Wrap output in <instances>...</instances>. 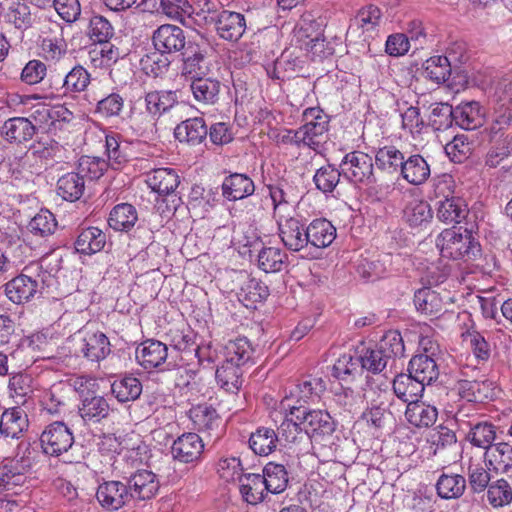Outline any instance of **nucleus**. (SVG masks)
I'll return each instance as SVG.
<instances>
[{"mask_svg":"<svg viewBox=\"0 0 512 512\" xmlns=\"http://www.w3.org/2000/svg\"><path fill=\"white\" fill-rule=\"evenodd\" d=\"M473 143L465 134L456 135L449 143L445 145L447 156L456 163H462L472 153Z\"/></svg>","mask_w":512,"mask_h":512,"instance_id":"69168bd1","label":"nucleus"},{"mask_svg":"<svg viewBox=\"0 0 512 512\" xmlns=\"http://www.w3.org/2000/svg\"><path fill=\"white\" fill-rule=\"evenodd\" d=\"M389 361L404 356L405 346L401 334L398 331L386 332L375 345Z\"/></svg>","mask_w":512,"mask_h":512,"instance_id":"680f3d73","label":"nucleus"},{"mask_svg":"<svg viewBox=\"0 0 512 512\" xmlns=\"http://www.w3.org/2000/svg\"><path fill=\"white\" fill-rule=\"evenodd\" d=\"M154 48L160 54H174L185 50L188 42L184 30L173 24L159 26L152 35Z\"/></svg>","mask_w":512,"mask_h":512,"instance_id":"9b49d317","label":"nucleus"},{"mask_svg":"<svg viewBox=\"0 0 512 512\" xmlns=\"http://www.w3.org/2000/svg\"><path fill=\"white\" fill-rule=\"evenodd\" d=\"M485 466L496 474H506L512 469V445L499 442L484 454Z\"/></svg>","mask_w":512,"mask_h":512,"instance_id":"bb28decb","label":"nucleus"},{"mask_svg":"<svg viewBox=\"0 0 512 512\" xmlns=\"http://www.w3.org/2000/svg\"><path fill=\"white\" fill-rule=\"evenodd\" d=\"M267 492L280 494L286 490L288 485V472L281 464L270 462L265 465L261 475Z\"/></svg>","mask_w":512,"mask_h":512,"instance_id":"8fccbe9b","label":"nucleus"},{"mask_svg":"<svg viewBox=\"0 0 512 512\" xmlns=\"http://www.w3.org/2000/svg\"><path fill=\"white\" fill-rule=\"evenodd\" d=\"M111 391L115 398L121 402H129L138 399L142 393V384L138 378L126 375L116 379L111 385Z\"/></svg>","mask_w":512,"mask_h":512,"instance_id":"603ef678","label":"nucleus"},{"mask_svg":"<svg viewBox=\"0 0 512 512\" xmlns=\"http://www.w3.org/2000/svg\"><path fill=\"white\" fill-rule=\"evenodd\" d=\"M207 134V126L201 117L182 121L174 129V135L180 142H187L191 145L202 143L206 139Z\"/></svg>","mask_w":512,"mask_h":512,"instance_id":"7c9ffc66","label":"nucleus"},{"mask_svg":"<svg viewBox=\"0 0 512 512\" xmlns=\"http://www.w3.org/2000/svg\"><path fill=\"white\" fill-rule=\"evenodd\" d=\"M45 454L59 456L72 447L74 438L70 429L63 422H53L46 427L40 437Z\"/></svg>","mask_w":512,"mask_h":512,"instance_id":"1a4fd4ad","label":"nucleus"},{"mask_svg":"<svg viewBox=\"0 0 512 512\" xmlns=\"http://www.w3.org/2000/svg\"><path fill=\"white\" fill-rule=\"evenodd\" d=\"M85 190V181L80 173L70 172L61 176L57 181V194L70 202L81 198Z\"/></svg>","mask_w":512,"mask_h":512,"instance_id":"37998d69","label":"nucleus"},{"mask_svg":"<svg viewBox=\"0 0 512 512\" xmlns=\"http://www.w3.org/2000/svg\"><path fill=\"white\" fill-rule=\"evenodd\" d=\"M328 128L319 122L318 125L303 124L299 127V133L302 137L303 147L318 151L326 142Z\"/></svg>","mask_w":512,"mask_h":512,"instance_id":"e2e57ef3","label":"nucleus"},{"mask_svg":"<svg viewBox=\"0 0 512 512\" xmlns=\"http://www.w3.org/2000/svg\"><path fill=\"white\" fill-rule=\"evenodd\" d=\"M430 343L428 337H424L420 341L423 353L415 355L409 362L408 372L420 381L423 386L430 385L439 377V368L434 356L439 351V346L426 347Z\"/></svg>","mask_w":512,"mask_h":512,"instance_id":"423d86ee","label":"nucleus"},{"mask_svg":"<svg viewBox=\"0 0 512 512\" xmlns=\"http://www.w3.org/2000/svg\"><path fill=\"white\" fill-rule=\"evenodd\" d=\"M487 500L495 508L503 507L512 502V488L504 478L490 483L487 488Z\"/></svg>","mask_w":512,"mask_h":512,"instance_id":"0e129e2a","label":"nucleus"},{"mask_svg":"<svg viewBox=\"0 0 512 512\" xmlns=\"http://www.w3.org/2000/svg\"><path fill=\"white\" fill-rule=\"evenodd\" d=\"M308 248L324 249L336 238V228L325 218L312 220L306 228Z\"/></svg>","mask_w":512,"mask_h":512,"instance_id":"aec40b11","label":"nucleus"},{"mask_svg":"<svg viewBox=\"0 0 512 512\" xmlns=\"http://www.w3.org/2000/svg\"><path fill=\"white\" fill-rule=\"evenodd\" d=\"M222 196L228 201L247 198L255 191L253 180L246 174L233 173L225 177L222 185Z\"/></svg>","mask_w":512,"mask_h":512,"instance_id":"4be33fe9","label":"nucleus"},{"mask_svg":"<svg viewBox=\"0 0 512 512\" xmlns=\"http://www.w3.org/2000/svg\"><path fill=\"white\" fill-rule=\"evenodd\" d=\"M78 351L92 362H100L111 353V344L105 333L99 330L83 329L79 331Z\"/></svg>","mask_w":512,"mask_h":512,"instance_id":"6e6552de","label":"nucleus"},{"mask_svg":"<svg viewBox=\"0 0 512 512\" xmlns=\"http://www.w3.org/2000/svg\"><path fill=\"white\" fill-rule=\"evenodd\" d=\"M35 126L24 117H14L6 120L1 129L2 137L10 143L30 140L35 134Z\"/></svg>","mask_w":512,"mask_h":512,"instance_id":"72a5a7b5","label":"nucleus"},{"mask_svg":"<svg viewBox=\"0 0 512 512\" xmlns=\"http://www.w3.org/2000/svg\"><path fill=\"white\" fill-rule=\"evenodd\" d=\"M90 83V74L80 66H74L64 77L59 90L63 95H73L85 91Z\"/></svg>","mask_w":512,"mask_h":512,"instance_id":"864d4df0","label":"nucleus"},{"mask_svg":"<svg viewBox=\"0 0 512 512\" xmlns=\"http://www.w3.org/2000/svg\"><path fill=\"white\" fill-rule=\"evenodd\" d=\"M428 442L433 454L435 455L439 451L456 445L457 437L453 429L444 425H439L430 432Z\"/></svg>","mask_w":512,"mask_h":512,"instance_id":"338daca9","label":"nucleus"},{"mask_svg":"<svg viewBox=\"0 0 512 512\" xmlns=\"http://www.w3.org/2000/svg\"><path fill=\"white\" fill-rule=\"evenodd\" d=\"M416 309L426 315L436 316L444 311V300L438 292L424 287L415 292Z\"/></svg>","mask_w":512,"mask_h":512,"instance_id":"a19ab883","label":"nucleus"},{"mask_svg":"<svg viewBox=\"0 0 512 512\" xmlns=\"http://www.w3.org/2000/svg\"><path fill=\"white\" fill-rule=\"evenodd\" d=\"M131 499L150 500L156 496L160 484L152 471L142 469L132 474L127 480Z\"/></svg>","mask_w":512,"mask_h":512,"instance_id":"4468645a","label":"nucleus"},{"mask_svg":"<svg viewBox=\"0 0 512 512\" xmlns=\"http://www.w3.org/2000/svg\"><path fill=\"white\" fill-rule=\"evenodd\" d=\"M28 428L25 411L19 407L6 409L0 417V434L5 438L18 439Z\"/></svg>","mask_w":512,"mask_h":512,"instance_id":"a878e982","label":"nucleus"},{"mask_svg":"<svg viewBox=\"0 0 512 512\" xmlns=\"http://www.w3.org/2000/svg\"><path fill=\"white\" fill-rule=\"evenodd\" d=\"M148 187L160 196L172 194L180 184L177 171L173 168H157L145 175Z\"/></svg>","mask_w":512,"mask_h":512,"instance_id":"6ab92c4d","label":"nucleus"},{"mask_svg":"<svg viewBox=\"0 0 512 512\" xmlns=\"http://www.w3.org/2000/svg\"><path fill=\"white\" fill-rule=\"evenodd\" d=\"M466 487L467 482L465 477L453 473L441 474L436 483L438 496L446 500L460 498L464 494Z\"/></svg>","mask_w":512,"mask_h":512,"instance_id":"79ce46f5","label":"nucleus"},{"mask_svg":"<svg viewBox=\"0 0 512 512\" xmlns=\"http://www.w3.org/2000/svg\"><path fill=\"white\" fill-rule=\"evenodd\" d=\"M325 390L326 384L322 378L308 376L302 379L296 385L295 389L291 391L290 397H286L283 401L289 399L288 403L292 404L293 398H297L294 405H297V403L298 405H302V403H307L308 401L319 398Z\"/></svg>","mask_w":512,"mask_h":512,"instance_id":"f704fd0d","label":"nucleus"},{"mask_svg":"<svg viewBox=\"0 0 512 512\" xmlns=\"http://www.w3.org/2000/svg\"><path fill=\"white\" fill-rule=\"evenodd\" d=\"M277 443V433L268 427L258 428L249 438V447L260 456H267L275 451Z\"/></svg>","mask_w":512,"mask_h":512,"instance_id":"09e8293b","label":"nucleus"},{"mask_svg":"<svg viewBox=\"0 0 512 512\" xmlns=\"http://www.w3.org/2000/svg\"><path fill=\"white\" fill-rule=\"evenodd\" d=\"M458 394L469 402H484L495 395V384L489 380L460 379L457 382Z\"/></svg>","mask_w":512,"mask_h":512,"instance_id":"5701e85b","label":"nucleus"},{"mask_svg":"<svg viewBox=\"0 0 512 512\" xmlns=\"http://www.w3.org/2000/svg\"><path fill=\"white\" fill-rule=\"evenodd\" d=\"M343 177L353 183H372L374 181L373 160L361 151L350 152L340 163Z\"/></svg>","mask_w":512,"mask_h":512,"instance_id":"0eeeda50","label":"nucleus"},{"mask_svg":"<svg viewBox=\"0 0 512 512\" xmlns=\"http://www.w3.org/2000/svg\"><path fill=\"white\" fill-rule=\"evenodd\" d=\"M216 380L218 384L227 392H235L242 385L241 367L224 360L223 364L217 368Z\"/></svg>","mask_w":512,"mask_h":512,"instance_id":"6e6d98bb","label":"nucleus"},{"mask_svg":"<svg viewBox=\"0 0 512 512\" xmlns=\"http://www.w3.org/2000/svg\"><path fill=\"white\" fill-rule=\"evenodd\" d=\"M48 30L54 35H46L43 37L41 48L49 60H58L66 54L67 44L63 37V27L57 22H51Z\"/></svg>","mask_w":512,"mask_h":512,"instance_id":"e433bc0d","label":"nucleus"},{"mask_svg":"<svg viewBox=\"0 0 512 512\" xmlns=\"http://www.w3.org/2000/svg\"><path fill=\"white\" fill-rule=\"evenodd\" d=\"M381 22V10L375 5H367L358 11L351 26L362 29L363 33H372L376 31Z\"/></svg>","mask_w":512,"mask_h":512,"instance_id":"bf43d9fd","label":"nucleus"},{"mask_svg":"<svg viewBox=\"0 0 512 512\" xmlns=\"http://www.w3.org/2000/svg\"><path fill=\"white\" fill-rule=\"evenodd\" d=\"M429 122L434 130H447L454 122V108L447 103H436L432 106Z\"/></svg>","mask_w":512,"mask_h":512,"instance_id":"774afa93","label":"nucleus"},{"mask_svg":"<svg viewBox=\"0 0 512 512\" xmlns=\"http://www.w3.org/2000/svg\"><path fill=\"white\" fill-rule=\"evenodd\" d=\"M106 243L105 233L97 227L82 229L75 241L77 252L85 255L95 254L101 251Z\"/></svg>","mask_w":512,"mask_h":512,"instance_id":"58836bf2","label":"nucleus"},{"mask_svg":"<svg viewBox=\"0 0 512 512\" xmlns=\"http://www.w3.org/2000/svg\"><path fill=\"white\" fill-rule=\"evenodd\" d=\"M403 219L411 228H426L433 219L430 204L423 199H412L403 209Z\"/></svg>","mask_w":512,"mask_h":512,"instance_id":"c756f323","label":"nucleus"},{"mask_svg":"<svg viewBox=\"0 0 512 512\" xmlns=\"http://www.w3.org/2000/svg\"><path fill=\"white\" fill-rule=\"evenodd\" d=\"M453 178L450 175H443L435 184V194L443 199L437 202L436 217L443 223L452 224L462 222L468 215V208L465 201L454 196Z\"/></svg>","mask_w":512,"mask_h":512,"instance_id":"f03ea898","label":"nucleus"},{"mask_svg":"<svg viewBox=\"0 0 512 512\" xmlns=\"http://www.w3.org/2000/svg\"><path fill=\"white\" fill-rule=\"evenodd\" d=\"M358 359L360 367L373 374L383 372L390 362L376 346L363 349Z\"/></svg>","mask_w":512,"mask_h":512,"instance_id":"052dcab7","label":"nucleus"},{"mask_svg":"<svg viewBox=\"0 0 512 512\" xmlns=\"http://www.w3.org/2000/svg\"><path fill=\"white\" fill-rule=\"evenodd\" d=\"M287 262V254L279 247L263 246L257 256L259 269L265 273L280 272Z\"/></svg>","mask_w":512,"mask_h":512,"instance_id":"c03bdc74","label":"nucleus"},{"mask_svg":"<svg viewBox=\"0 0 512 512\" xmlns=\"http://www.w3.org/2000/svg\"><path fill=\"white\" fill-rule=\"evenodd\" d=\"M72 397V388L68 383L60 381L54 383L42 396V406L49 414H57L67 405Z\"/></svg>","mask_w":512,"mask_h":512,"instance_id":"473e14b6","label":"nucleus"},{"mask_svg":"<svg viewBox=\"0 0 512 512\" xmlns=\"http://www.w3.org/2000/svg\"><path fill=\"white\" fill-rule=\"evenodd\" d=\"M405 418L413 427L428 428L437 421L438 410L423 401H410L406 406Z\"/></svg>","mask_w":512,"mask_h":512,"instance_id":"393cba45","label":"nucleus"},{"mask_svg":"<svg viewBox=\"0 0 512 512\" xmlns=\"http://www.w3.org/2000/svg\"><path fill=\"white\" fill-rule=\"evenodd\" d=\"M138 220L136 208L128 203L116 205L108 218L109 226L116 231H129Z\"/></svg>","mask_w":512,"mask_h":512,"instance_id":"49530a36","label":"nucleus"},{"mask_svg":"<svg viewBox=\"0 0 512 512\" xmlns=\"http://www.w3.org/2000/svg\"><path fill=\"white\" fill-rule=\"evenodd\" d=\"M246 30V19L243 14L223 10L216 21V31L220 38L237 42Z\"/></svg>","mask_w":512,"mask_h":512,"instance_id":"a211bd4d","label":"nucleus"},{"mask_svg":"<svg viewBox=\"0 0 512 512\" xmlns=\"http://www.w3.org/2000/svg\"><path fill=\"white\" fill-rule=\"evenodd\" d=\"M436 246L444 258L472 261L481 255V246L468 229H445L436 238Z\"/></svg>","mask_w":512,"mask_h":512,"instance_id":"f257e3e1","label":"nucleus"},{"mask_svg":"<svg viewBox=\"0 0 512 512\" xmlns=\"http://www.w3.org/2000/svg\"><path fill=\"white\" fill-rule=\"evenodd\" d=\"M493 120L496 124L512 122V74H506L493 82L489 91Z\"/></svg>","mask_w":512,"mask_h":512,"instance_id":"20e7f679","label":"nucleus"},{"mask_svg":"<svg viewBox=\"0 0 512 512\" xmlns=\"http://www.w3.org/2000/svg\"><path fill=\"white\" fill-rule=\"evenodd\" d=\"M400 174L409 184L419 186L429 179L431 168L422 155L412 154L404 159Z\"/></svg>","mask_w":512,"mask_h":512,"instance_id":"b1692460","label":"nucleus"},{"mask_svg":"<svg viewBox=\"0 0 512 512\" xmlns=\"http://www.w3.org/2000/svg\"><path fill=\"white\" fill-rule=\"evenodd\" d=\"M467 439L472 445L487 451L494 445L493 442L496 439L495 426L489 422L476 423L471 426Z\"/></svg>","mask_w":512,"mask_h":512,"instance_id":"13d9d810","label":"nucleus"},{"mask_svg":"<svg viewBox=\"0 0 512 512\" xmlns=\"http://www.w3.org/2000/svg\"><path fill=\"white\" fill-rule=\"evenodd\" d=\"M146 111L152 116H161L179 103L177 90L151 91L145 95Z\"/></svg>","mask_w":512,"mask_h":512,"instance_id":"2f4dec72","label":"nucleus"},{"mask_svg":"<svg viewBox=\"0 0 512 512\" xmlns=\"http://www.w3.org/2000/svg\"><path fill=\"white\" fill-rule=\"evenodd\" d=\"M290 419H285L278 427L277 436L278 442L284 445H299L302 442H308V436L301 421L296 420L291 416Z\"/></svg>","mask_w":512,"mask_h":512,"instance_id":"3c124183","label":"nucleus"},{"mask_svg":"<svg viewBox=\"0 0 512 512\" xmlns=\"http://www.w3.org/2000/svg\"><path fill=\"white\" fill-rule=\"evenodd\" d=\"M511 124H496L492 121L486 129L489 149L485 156V165L495 168L512 154V135L505 134Z\"/></svg>","mask_w":512,"mask_h":512,"instance_id":"39448f33","label":"nucleus"},{"mask_svg":"<svg viewBox=\"0 0 512 512\" xmlns=\"http://www.w3.org/2000/svg\"><path fill=\"white\" fill-rule=\"evenodd\" d=\"M464 55L459 57L450 49L447 55L432 56L423 64V74L436 84L443 83L448 80L452 64L456 61H463Z\"/></svg>","mask_w":512,"mask_h":512,"instance_id":"dca6fc26","label":"nucleus"},{"mask_svg":"<svg viewBox=\"0 0 512 512\" xmlns=\"http://www.w3.org/2000/svg\"><path fill=\"white\" fill-rule=\"evenodd\" d=\"M404 159V154L392 145L379 148L375 155L377 168L387 173H396L400 171Z\"/></svg>","mask_w":512,"mask_h":512,"instance_id":"5fc2aeb1","label":"nucleus"},{"mask_svg":"<svg viewBox=\"0 0 512 512\" xmlns=\"http://www.w3.org/2000/svg\"><path fill=\"white\" fill-rule=\"evenodd\" d=\"M37 291V280L25 274H20L5 284V294L15 304L30 301Z\"/></svg>","mask_w":512,"mask_h":512,"instance_id":"412c9836","label":"nucleus"},{"mask_svg":"<svg viewBox=\"0 0 512 512\" xmlns=\"http://www.w3.org/2000/svg\"><path fill=\"white\" fill-rule=\"evenodd\" d=\"M454 122L465 130H475L484 123V112L479 102H462L454 108Z\"/></svg>","mask_w":512,"mask_h":512,"instance_id":"c85d7f7f","label":"nucleus"},{"mask_svg":"<svg viewBox=\"0 0 512 512\" xmlns=\"http://www.w3.org/2000/svg\"><path fill=\"white\" fill-rule=\"evenodd\" d=\"M189 418L193 428L198 432L210 433L219 427V415L212 406L200 404L189 410Z\"/></svg>","mask_w":512,"mask_h":512,"instance_id":"4c0bfd02","label":"nucleus"},{"mask_svg":"<svg viewBox=\"0 0 512 512\" xmlns=\"http://www.w3.org/2000/svg\"><path fill=\"white\" fill-rule=\"evenodd\" d=\"M278 233L284 246L292 252L308 249L305 225L296 217L280 216L277 220Z\"/></svg>","mask_w":512,"mask_h":512,"instance_id":"9d476101","label":"nucleus"},{"mask_svg":"<svg viewBox=\"0 0 512 512\" xmlns=\"http://www.w3.org/2000/svg\"><path fill=\"white\" fill-rule=\"evenodd\" d=\"M181 74L190 81L209 74L206 52L195 43L188 42L185 48Z\"/></svg>","mask_w":512,"mask_h":512,"instance_id":"2eb2a0df","label":"nucleus"},{"mask_svg":"<svg viewBox=\"0 0 512 512\" xmlns=\"http://www.w3.org/2000/svg\"><path fill=\"white\" fill-rule=\"evenodd\" d=\"M96 497L103 508L111 511L120 509L131 500L127 483L121 481H107L100 484Z\"/></svg>","mask_w":512,"mask_h":512,"instance_id":"ddd939ff","label":"nucleus"},{"mask_svg":"<svg viewBox=\"0 0 512 512\" xmlns=\"http://www.w3.org/2000/svg\"><path fill=\"white\" fill-rule=\"evenodd\" d=\"M238 481L239 490L245 502L256 505L264 500L267 488L261 474H243Z\"/></svg>","mask_w":512,"mask_h":512,"instance_id":"c9c22d12","label":"nucleus"},{"mask_svg":"<svg viewBox=\"0 0 512 512\" xmlns=\"http://www.w3.org/2000/svg\"><path fill=\"white\" fill-rule=\"evenodd\" d=\"M289 399L282 401L285 410H289L290 416L301 421L309 440L317 441L318 437L331 436L335 430V422L327 411L310 410L303 405L288 403Z\"/></svg>","mask_w":512,"mask_h":512,"instance_id":"7ed1b4c3","label":"nucleus"},{"mask_svg":"<svg viewBox=\"0 0 512 512\" xmlns=\"http://www.w3.org/2000/svg\"><path fill=\"white\" fill-rule=\"evenodd\" d=\"M168 347L161 341L148 339L136 349V360L146 370H152L165 363Z\"/></svg>","mask_w":512,"mask_h":512,"instance_id":"f3484780","label":"nucleus"},{"mask_svg":"<svg viewBox=\"0 0 512 512\" xmlns=\"http://www.w3.org/2000/svg\"><path fill=\"white\" fill-rule=\"evenodd\" d=\"M341 176H343L341 169L338 170L334 165L326 164L316 170L313 182L319 191L325 194L332 193L337 187Z\"/></svg>","mask_w":512,"mask_h":512,"instance_id":"4d7b16f0","label":"nucleus"},{"mask_svg":"<svg viewBox=\"0 0 512 512\" xmlns=\"http://www.w3.org/2000/svg\"><path fill=\"white\" fill-rule=\"evenodd\" d=\"M253 353V347L246 337L230 340L224 347L225 360L240 367L252 359Z\"/></svg>","mask_w":512,"mask_h":512,"instance_id":"de8ad7c7","label":"nucleus"},{"mask_svg":"<svg viewBox=\"0 0 512 512\" xmlns=\"http://www.w3.org/2000/svg\"><path fill=\"white\" fill-rule=\"evenodd\" d=\"M203 450L204 443L201 437L196 433L188 432L173 441L171 455L174 460L189 464L199 461Z\"/></svg>","mask_w":512,"mask_h":512,"instance_id":"f8f14e48","label":"nucleus"},{"mask_svg":"<svg viewBox=\"0 0 512 512\" xmlns=\"http://www.w3.org/2000/svg\"><path fill=\"white\" fill-rule=\"evenodd\" d=\"M190 89L194 99L203 104H214L218 100L220 82L207 76L191 80Z\"/></svg>","mask_w":512,"mask_h":512,"instance_id":"a18cd8bd","label":"nucleus"},{"mask_svg":"<svg viewBox=\"0 0 512 512\" xmlns=\"http://www.w3.org/2000/svg\"><path fill=\"white\" fill-rule=\"evenodd\" d=\"M78 410L85 423H99L108 417L110 406L103 396L95 392L81 400Z\"/></svg>","mask_w":512,"mask_h":512,"instance_id":"cd10ccee","label":"nucleus"},{"mask_svg":"<svg viewBox=\"0 0 512 512\" xmlns=\"http://www.w3.org/2000/svg\"><path fill=\"white\" fill-rule=\"evenodd\" d=\"M425 386L420 383L410 372L399 374L393 380V391L395 395L405 403L416 401L421 396Z\"/></svg>","mask_w":512,"mask_h":512,"instance_id":"ea45409f","label":"nucleus"}]
</instances>
